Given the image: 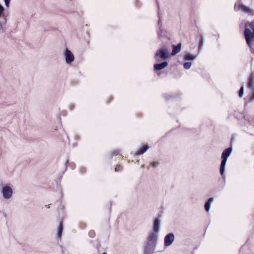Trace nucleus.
Listing matches in <instances>:
<instances>
[{"mask_svg":"<svg viewBox=\"0 0 254 254\" xmlns=\"http://www.w3.org/2000/svg\"><path fill=\"white\" fill-rule=\"evenodd\" d=\"M250 28L253 29L252 31L249 28H245L244 31V36L246 41L251 50V52L254 53V49L252 48L253 42H254V21H252L249 24Z\"/></svg>","mask_w":254,"mask_h":254,"instance_id":"nucleus-1","label":"nucleus"},{"mask_svg":"<svg viewBox=\"0 0 254 254\" xmlns=\"http://www.w3.org/2000/svg\"><path fill=\"white\" fill-rule=\"evenodd\" d=\"M157 238V233L152 232L149 236L147 246L144 248L143 254H152Z\"/></svg>","mask_w":254,"mask_h":254,"instance_id":"nucleus-2","label":"nucleus"},{"mask_svg":"<svg viewBox=\"0 0 254 254\" xmlns=\"http://www.w3.org/2000/svg\"><path fill=\"white\" fill-rule=\"evenodd\" d=\"M232 151L231 147L227 148L222 152L221 158L222 160L220 167V172L221 175H223L225 171V167L227 163V158L231 154Z\"/></svg>","mask_w":254,"mask_h":254,"instance_id":"nucleus-3","label":"nucleus"},{"mask_svg":"<svg viewBox=\"0 0 254 254\" xmlns=\"http://www.w3.org/2000/svg\"><path fill=\"white\" fill-rule=\"evenodd\" d=\"M169 58L168 55V50L166 48L162 47L159 49L155 53L154 56L155 60L156 62L165 60Z\"/></svg>","mask_w":254,"mask_h":254,"instance_id":"nucleus-4","label":"nucleus"},{"mask_svg":"<svg viewBox=\"0 0 254 254\" xmlns=\"http://www.w3.org/2000/svg\"><path fill=\"white\" fill-rule=\"evenodd\" d=\"M1 193L4 199H8L12 196L13 190L10 186L4 185L1 187Z\"/></svg>","mask_w":254,"mask_h":254,"instance_id":"nucleus-5","label":"nucleus"},{"mask_svg":"<svg viewBox=\"0 0 254 254\" xmlns=\"http://www.w3.org/2000/svg\"><path fill=\"white\" fill-rule=\"evenodd\" d=\"M234 8L236 10H241L244 12L248 13L249 15H254V9L245 5H244L243 3L241 2H239L238 3L235 4Z\"/></svg>","mask_w":254,"mask_h":254,"instance_id":"nucleus-6","label":"nucleus"},{"mask_svg":"<svg viewBox=\"0 0 254 254\" xmlns=\"http://www.w3.org/2000/svg\"><path fill=\"white\" fill-rule=\"evenodd\" d=\"M64 55L67 64H70L74 61V56L72 53L67 48L65 49Z\"/></svg>","mask_w":254,"mask_h":254,"instance_id":"nucleus-7","label":"nucleus"},{"mask_svg":"<svg viewBox=\"0 0 254 254\" xmlns=\"http://www.w3.org/2000/svg\"><path fill=\"white\" fill-rule=\"evenodd\" d=\"M248 86L249 88L251 90V93L250 95L251 101L254 100V77L253 76H251L249 78Z\"/></svg>","mask_w":254,"mask_h":254,"instance_id":"nucleus-8","label":"nucleus"},{"mask_svg":"<svg viewBox=\"0 0 254 254\" xmlns=\"http://www.w3.org/2000/svg\"><path fill=\"white\" fill-rule=\"evenodd\" d=\"M175 236L173 233H170L166 236L164 239L165 246H170L174 241Z\"/></svg>","mask_w":254,"mask_h":254,"instance_id":"nucleus-9","label":"nucleus"},{"mask_svg":"<svg viewBox=\"0 0 254 254\" xmlns=\"http://www.w3.org/2000/svg\"><path fill=\"white\" fill-rule=\"evenodd\" d=\"M4 11L3 7L0 4V29L2 30V25L6 23V19L4 15H2Z\"/></svg>","mask_w":254,"mask_h":254,"instance_id":"nucleus-10","label":"nucleus"},{"mask_svg":"<svg viewBox=\"0 0 254 254\" xmlns=\"http://www.w3.org/2000/svg\"><path fill=\"white\" fill-rule=\"evenodd\" d=\"M168 65L167 62H163L160 64H157L154 65V68L155 70H159L166 67Z\"/></svg>","mask_w":254,"mask_h":254,"instance_id":"nucleus-11","label":"nucleus"},{"mask_svg":"<svg viewBox=\"0 0 254 254\" xmlns=\"http://www.w3.org/2000/svg\"><path fill=\"white\" fill-rule=\"evenodd\" d=\"M181 43H179L177 45L173 46V51L171 53L172 56H174L179 53L181 50Z\"/></svg>","mask_w":254,"mask_h":254,"instance_id":"nucleus-12","label":"nucleus"},{"mask_svg":"<svg viewBox=\"0 0 254 254\" xmlns=\"http://www.w3.org/2000/svg\"><path fill=\"white\" fill-rule=\"evenodd\" d=\"M160 228V222L157 219H156L154 223L153 232L158 233Z\"/></svg>","mask_w":254,"mask_h":254,"instance_id":"nucleus-13","label":"nucleus"},{"mask_svg":"<svg viewBox=\"0 0 254 254\" xmlns=\"http://www.w3.org/2000/svg\"><path fill=\"white\" fill-rule=\"evenodd\" d=\"M149 148L148 146H143L140 149H138L135 154L136 155H140L146 152Z\"/></svg>","mask_w":254,"mask_h":254,"instance_id":"nucleus-14","label":"nucleus"},{"mask_svg":"<svg viewBox=\"0 0 254 254\" xmlns=\"http://www.w3.org/2000/svg\"><path fill=\"white\" fill-rule=\"evenodd\" d=\"M196 58V56L193 55H191L190 53H187L184 57L185 60H191L193 61Z\"/></svg>","mask_w":254,"mask_h":254,"instance_id":"nucleus-15","label":"nucleus"},{"mask_svg":"<svg viewBox=\"0 0 254 254\" xmlns=\"http://www.w3.org/2000/svg\"><path fill=\"white\" fill-rule=\"evenodd\" d=\"M63 229V227L62 222L61 221L60 223V225L58 229V235L59 237H61V236H62Z\"/></svg>","mask_w":254,"mask_h":254,"instance_id":"nucleus-16","label":"nucleus"},{"mask_svg":"<svg viewBox=\"0 0 254 254\" xmlns=\"http://www.w3.org/2000/svg\"><path fill=\"white\" fill-rule=\"evenodd\" d=\"M191 62H186L184 64V67L186 69H189L190 68Z\"/></svg>","mask_w":254,"mask_h":254,"instance_id":"nucleus-17","label":"nucleus"},{"mask_svg":"<svg viewBox=\"0 0 254 254\" xmlns=\"http://www.w3.org/2000/svg\"><path fill=\"white\" fill-rule=\"evenodd\" d=\"M205 209L206 211H209L210 208V203L209 202H206L204 205Z\"/></svg>","mask_w":254,"mask_h":254,"instance_id":"nucleus-18","label":"nucleus"},{"mask_svg":"<svg viewBox=\"0 0 254 254\" xmlns=\"http://www.w3.org/2000/svg\"><path fill=\"white\" fill-rule=\"evenodd\" d=\"M244 94V87L242 86L239 92V96L240 97H242Z\"/></svg>","mask_w":254,"mask_h":254,"instance_id":"nucleus-19","label":"nucleus"},{"mask_svg":"<svg viewBox=\"0 0 254 254\" xmlns=\"http://www.w3.org/2000/svg\"><path fill=\"white\" fill-rule=\"evenodd\" d=\"M89 235L91 237H94L95 236V233L93 231H90L89 233Z\"/></svg>","mask_w":254,"mask_h":254,"instance_id":"nucleus-20","label":"nucleus"},{"mask_svg":"<svg viewBox=\"0 0 254 254\" xmlns=\"http://www.w3.org/2000/svg\"><path fill=\"white\" fill-rule=\"evenodd\" d=\"M10 0H4V3H5V5L6 6H7V7L8 6Z\"/></svg>","mask_w":254,"mask_h":254,"instance_id":"nucleus-21","label":"nucleus"},{"mask_svg":"<svg viewBox=\"0 0 254 254\" xmlns=\"http://www.w3.org/2000/svg\"><path fill=\"white\" fill-rule=\"evenodd\" d=\"M122 168L120 166H118L115 168V171H119L121 170H122Z\"/></svg>","mask_w":254,"mask_h":254,"instance_id":"nucleus-22","label":"nucleus"},{"mask_svg":"<svg viewBox=\"0 0 254 254\" xmlns=\"http://www.w3.org/2000/svg\"><path fill=\"white\" fill-rule=\"evenodd\" d=\"M159 164V163L158 162H153L152 163V165L153 166V167H156L157 165H158Z\"/></svg>","mask_w":254,"mask_h":254,"instance_id":"nucleus-23","label":"nucleus"},{"mask_svg":"<svg viewBox=\"0 0 254 254\" xmlns=\"http://www.w3.org/2000/svg\"><path fill=\"white\" fill-rule=\"evenodd\" d=\"M213 198L212 197H210L208 199V200L207 202H209V203L211 204V203L213 201Z\"/></svg>","mask_w":254,"mask_h":254,"instance_id":"nucleus-24","label":"nucleus"},{"mask_svg":"<svg viewBox=\"0 0 254 254\" xmlns=\"http://www.w3.org/2000/svg\"><path fill=\"white\" fill-rule=\"evenodd\" d=\"M85 172V169H84V170H83V171H82V173Z\"/></svg>","mask_w":254,"mask_h":254,"instance_id":"nucleus-25","label":"nucleus"},{"mask_svg":"<svg viewBox=\"0 0 254 254\" xmlns=\"http://www.w3.org/2000/svg\"><path fill=\"white\" fill-rule=\"evenodd\" d=\"M106 254V253H105V252H104V253H103V254Z\"/></svg>","mask_w":254,"mask_h":254,"instance_id":"nucleus-26","label":"nucleus"}]
</instances>
